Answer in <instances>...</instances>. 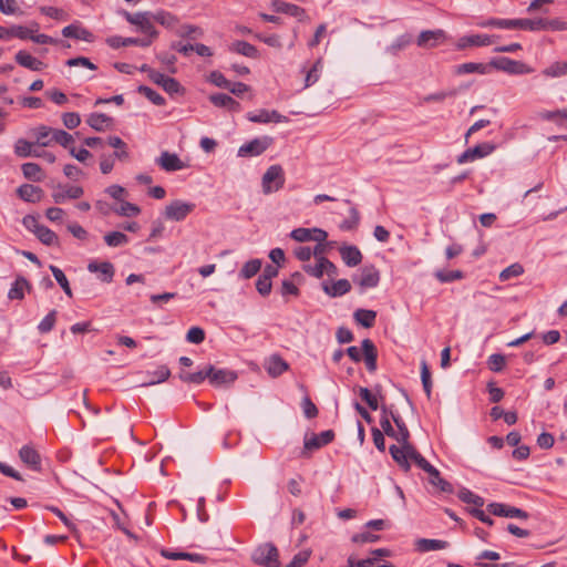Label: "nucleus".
Masks as SVG:
<instances>
[{
	"label": "nucleus",
	"mask_w": 567,
	"mask_h": 567,
	"mask_svg": "<svg viewBox=\"0 0 567 567\" xmlns=\"http://www.w3.org/2000/svg\"><path fill=\"white\" fill-rule=\"evenodd\" d=\"M392 421L398 427V432L391 437L394 439L400 446L391 445L389 452L399 466L404 472H409L411 468L410 461L415 447L410 443V431L403 419L399 414H392Z\"/></svg>",
	"instance_id": "1"
},
{
	"label": "nucleus",
	"mask_w": 567,
	"mask_h": 567,
	"mask_svg": "<svg viewBox=\"0 0 567 567\" xmlns=\"http://www.w3.org/2000/svg\"><path fill=\"white\" fill-rule=\"evenodd\" d=\"M251 560L262 567H280L278 549L271 543L257 546L251 553Z\"/></svg>",
	"instance_id": "2"
},
{
	"label": "nucleus",
	"mask_w": 567,
	"mask_h": 567,
	"mask_svg": "<svg viewBox=\"0 0 567 567\" xmlns=\"http://www.w3.org/2000/svg\"><path fill=\"white\" fill-rule=\"evenodd\" d=\"M520 30L528 31H567V21L559 18L522 19Z\"/></svg>",
	"instance_id": "3"
},
{
	"label": "nucleus",
	"mask_w": 567,
	"mask_h": 567,
	"mask_svg": "<svg viewBox=\"0 0 567 567\" xmlns=\"http://www.w3.org/2000/svg\"><path fill=\"white\" fill-rule=\"evenodd\" d=\"M285 181V173L280 165L269 166L261 178L262 193L268 195L278 192L284 187Z\"/></svg>",
	"instance_id": "4"
},
{
	"label": "nucleus",
	"mask_w": 567,
	"mask_h": 567,
	"mask_svg": "<svg viewBox=\"0 0 567 567\" xmlns=\"http://www.w3.org/2000/svg\"><path fill=\"white\" fill-rule=\"evenodd\" d=\"M196 208L195 203L184 202L182 199L172 200L168 205H166L164 209V217L167 220L172 221H182L189 214H192Z\"/></svg>",
	"instance_id": "5"
},
{
	"label": "nucleus",
	"mask_w": 567,
	"mask_h": 567,
	"mask_svg": "<svg viewBox=\"0 0 567 567\" xmlns=\"http://www.w3.org/2000/svg\"><path fill=\"white\" fill-rule=\"evenodd\" d=\"M274 143L270 136L256 137L238 148L237 155L239 157H254L261 155Z\"/></svg>",
	"instance_id": "6"
},
{
	"label": "nucleus",
	"mask_w": 567,
	"mask_h": 567,
	"mask_svg": "<svg viewBox=\"0 0 567 567\" xmlns=\"http://www.w3.org/2000/svg\"><path fill=\"white\" fill-rule=\"evenodd\" d=\"M361 290L374 288L380 282V272L373 265H367L361 268L360 274L352 278Z\"/></svg>",
	"instance_id": "7"
},
{
	"label": "nucleus",
	"mask_w": 567,
	"mask_h": 567,
	"mask_svg": "<svg viewBox=\"0 0 567 567\" xmlns=\"http://www.w3.org/2000/svg\"><path fill=\"white\" fill-rule=\"evenodd\" d=\"M126 20L131 24L137 25L143 33L150 38H156L157 32L152 23L153 14L150 12L125 13Z\"/></svg>",
	"instance_id": "8"
},
{
	"label": "nucleus",
	"mask_w": 567,
	"mask_h": 567,
	"mask_svg": "<svg viewBox=\"0 0 567 567\" xmlns=\"http://www.w3.org/2000/svg\"><path fill=\"white\" fill-rule=\"evenodd\" d=\"M489 68L504 71L508 74H524L528 72L525 63L506 56L494 58L489 61Z\"/></svg>",
	"instance_id": "9"
},
{
	"label": "nucleus",
	"mask_w": 567,
	"mask_h": 567,
	"mask_svg": "<svg viewBox=\"0 0 567 567\" xmlns=\"http://www.w3.org/2000/svg\"><path fill=\"white\" fill-rule=\"evenodd\" d=\"M20 461L31 471L41 472L42 458L40 453L31 444H25L19 450Z\"/></svg>",
	"instance_id": "10"
},
{
	"label": "nucleus",
	"mask_w": 567,
	"mask_h": 567,
	"mask_svg": "<svg viewBox=\"0 0 567 567\" xmlns=\"http://www.w3.org/2000/svg\"><path fill=\"white\" fill-rule=\"evenodd\" d=\"M290 237L299 243L306 241H326L328 234L321 228H296L290 233Z\"/></svg>",
	"instance_id": "11"
},
{
	"label": "nucleus",
	"mask_w": 567,
	"mask_h": 567,
	"mask_svg": "<svg viewBox=\"0 0 567 567\" xmlns=\"http://www.w3.org/2000/svg\"><path fill=\"white\" fill-rule=\"evenodd\" d=\"M487 511L499 517L527 519L529 516L527 512L503 503H491L487 505Z\"/></svg>",
	"instance_id": "12"
},
{
	"label": "nucleus",
	"mask_w": 567,
	"mask_h": 567,
	"mask_svg": "<svg viewBox=\"0 0 567 567\" xmlns=\"http://www.w3.org/2000/svg\"><path fill=\"white\" fill-rule=\"evenodd\" d=\"M446 40V34L443 30H425L422 31L416 40V44L423 49L436 48Z\"/></svg>",
	"instance_id": "13"
},
{
	"label": "nucleus",
	"mask_w": 567,
	"mask_h": 567,
	"mask_svg": "<svg viewBox=\"0 0 567 567\" xmlns=\"http://www.w3.org/2000/svg\"><path fill=\"white\" fill-rule=\"evenodd\" d=\"M499 39L498 35H488V34H471L464 35L457 41V49L463 50L468 47H487L492 43L496 42Z\"/></svg>",
	"instance_id": "14"
},
{
	"label": "nucleus",
	"mask_w": 567,
	"mask_h": 567,
	"mask_svg": "<svg viewBox=\"0 0 567 567\" xmlns=\"http://www.w3.org/2000/svg\"><path fill=\"white\" fill-rule=\"evenodd\" d=\"M84 190L81 186L56 185L52 193L54 203L62 204L66 199H78L83 195Z\"/></svg>",
	"instance_id": "15"
},
{
	"label": "nucleus",
	"mask_w": 567,
	"mask_h": 567,
	"mask_svg": "<svg viewBox=\"0 0 567 567\" xmlns=\"http://www.w3.org/2000/svg\"><path fill=\"white\" fill-rule=\"evenodd\" d=\"M494 145L489 143H483L474 147L467 148L457 157V163L465 164L467 162H473L477 158H483L489 155L494 151Z\"/></svg>",
	"instance_id": "16"
},
{
	"label": "nucleus",
	"mask_w": 567,
	"mask_h": 567,
	"mask_svg": "<svg viewBox=\"0 0 567 567\" xmlns=\"http://www.w3.org/2000/svg\"><path fill=\"white\" fill-rule=\"evenodd\" d=\"M208 380L214 386H220L223 384L233 383L237 379V374L234 371L227 369H216L214 365L208 364Z\"/></svg>",
	"instance_id": "17"
},
{
	"label": "nucleus",
	"mask_w": 567,
	"mask_h": 567,
	"mask_svg": "<svg viewBox=\"0 0 567 567\" xmlns=\"http://www.w3.org/2000/svg\"><path fill=\"white\" fill-rule=\"evenodd\" d=\"M334 439V432L332 430H327L321 432L320 434H312L310 437L305 439L303 449L306 451H315L320 447L331 443Z\"/></svg>",
	"instance_id": "18"
},
{
	"label": "nucleus",
	"mask_w": 567,
	"mask_h": 567,
	"mask_svg": "<svg viewBox=\"0 0 567 567\" xmlns=\"http://www.w3.org/2000/svg\"><path fill=\"white\" fill-rule=\"evenodd\" d=\"M62 35L64 38H72L76 40H82L85 42H93L94 41V34L87 30L86 28L82 27L80 22L71 23L62 29Z\"/></svg>",
	"instance_id": "19"
},
{
	"label": "nucleus",
	"mask_w": 567,
	"mask_h": 567,
	"mask_svg": "<svg viewBox=\"0 0 567 567\" xmlns=\"http://www.w3.org/2000/svg\"><path fill=\"white\" fill-rule=\"evenodd\" d=\"M247 118L252 123H262V124L270 123V122L282 123V122L288 121V118L285 115H281L277 111H275V110L268 111L265 109L259 110L257 113H251V112L248 113Z\"/></svg>",
	"instance_id": "20"
},
{
	"label": "nucleus",
	"mask_w": 567,
	"mask_h": 567,
	"mask_svg": "<svg viewBox=\"0 0 567 567\" xmlns=\"http://www.w3.org/2000/svg\"><path fill=\"white\" fill-rule=\"evenodd\" d=\"M151 80L155 84L162 86L169 94L178 93L182 90V86L177 80L157 71L151 72Z\"/></svg>",
	"instance_id": "21"
},
{
	"label": "nucleus",
	"mask_w": 567,
	"mask_h": 567,
	"mask_svg": "<svg viewBox=\"0 0 567 567\" xmlns=\"http://www.w3.org/2000/svg\"><path fill=\"white\" fill-rule=\"evenodd\" d=\"M156 163L166 172H176L186 167L177 154L169 152H162Z\"/></svg>",
	"instance_id": "22"
},
{
	"label": "nucleus",
	"mask_w": 567,
	"mask_h": 567,
	"mask_svg": "<svg viewBox=\"0 0 567 567\" xmlns=\"http://www.w3.org/2000/svg\"><path fill=\"white\" fill-rule=\"evenodd\" d=\"M272 8L278 13H285L302 21L307 14L306 10L297 4L285 2L282 0H274Z\"/></svg>",
	"instance_id": "23"
},
{
	"label": "nucleus",
	"mask_w": 567,
	"mask_h": 567,
	"mask_svg": "<svg viewBox=\"0 0 567 567\" xmlns=\"http://www.w3.org/2000/svg\"><path fill=\"white\" fill-rule=\"evenodd\" d=\"M340 256L348 267H355L362 261V254L354 245H342L339 248Z\"/></svg>",
	"instance_id": "24"
},
{
	"label": "nucleus",
	"mask_w": 567,
	"mask_h": 567,
	"mask_svg": "<svg viewBox=\"0 0 567 567\" xmlns=\"http://www.w3.org/2000/svg\"><path fill=\"white\" fill-rule=\"evenodd\" d=\"M87 270L90 272H97L100 274V279L103 282H111L114 277V266L110 261H103V262H90L87 265Z\"/></svg>",
	"instance_id": "25"
},
{
	"label": "nucleus",
	"mask_w": 567,
	"mask_h": 567,
	"mask_svg": "<svg viewBox=\"0 0 567 567\" xmlns=\"http://www.w3.org/2000/svg\"><path fill=\"white\" fill-rule=\"evenodd\" d=\"M362 352L364 357L365 367L370 372L377 370L378 351L374 343L370 339L362 340Z\"/></svg>",
	"instance_id": "26"
},
{
	"label": "nucleus",
	"mask_w": 567,
	"mask_h": 567,
	"mask_svg": "<svg viewBox=\"0 0 567 567\" xmlns=\"http://www.w3.org/2000/svg\"><path fill=\"white\" fill-rule=\"evenodd\" d=\"M161 554H162L163 557H165L167 559H173V560L185 559V560H189V561H193V563H199V564H204L207 560V558L204 555L195 554V553L175 551V550H171V549H163L161 551Z\"/></svg>",
	"instance_id": "27"
},
{
	"label": "nucleus",
	"mask_w": 567,
	"mask_h": 567,
	"mask_svg": "<svg viewBox=\"0 0 567 567\" xmlns=\"http://www.w3.org/2000/svg\"><path fill=\"white\" fill-rule=\"evenodd\" d=\"M19 197L28 203H38L43 196V190L31 184H23L17 190Z\"/></svg>",
	"instance_id": "28"
},
{
	"label": "nucleus",
	"mask_w": 567,
	"mask_h": 567,
	"mask_svg": "<svg viewBox=\"0 0 567 567\" xmlns=\"http://www.w3.org/2000/svg\"><path fill=\"white\" fill-rule=\"evenodd\" d=\"M14 59L19 65L32 71H41L44 66V63L42 61L38 60L37 58L32 56L30 53L23 50L17 52Z\"/></svg>",
	"instance_id": "29"
},
{
	"label": "nucleus",
	"mask_w": 567,
	"mask_h": 567,
	"mask_svg": "<svg viewBox=\"0 0 567 567\" xmlns=\"http://www.w3.org/2000/svg\"><path fill=\"white\" fill-rule=\"evenodd\" d=\"M209 101L217 107H226L233 112L241 110L240 104L236 100L224 93L212 94Z\"/></svg>",
	"instance_id": "30"
},
{
	"label": "nucleus",
	"mask_w": 567,
	"mask_h": 567,
	"mask_svg": "<svg viewBox=\"0 0 567 567\" xmlns=\"http://www.w3.org/2000/svg\"><path fill=\"white\" fill-rule=\"evenodd\" d=\"M86 123L93 130L102 132L112 125L113 118L104 113H91L86 118Z\"/></svg>",
	"instance_id": "31"
},
{
	"label": "nucleus",
	"mask_w": 567,
	"mask_h": 567,
	"mask_svg": "<svg viewBox=\"0 0 567 567\" xmlns=\"http://www.w3.org/2000/svg\"><path fill=\"white\" fill-rule=\"evenodd\" d=\"M266 370L269 375L276 378L288 370V363L281 357L274 354L268 359Z\"/></svg>",
	"instance_id": "32"
},
{
	"label": "nucleus",
	"mask_w": 567,
	"mask_h": 567,
	"mask_svg": "<svg viewBox=\"0 0 567 567\" xmlns=\"http://www.w3.org/2000/svg\"><path fill=\"white\" fill-rule=\"evenodd\" d=\"M323 290L331 297H340L348 293L351 290V284L348 279H339L331 286L324 285Z\"/></svg>",
	"instance_id": "33"
},
{
	"label": "nucleus",
	"mask_w": 567,
	"mask_h": 567,
	"mask_svg": "<svg viewBox=\"0 0 567 567\" xmlns=\"http://www.w3.org/2000/svg\"><path fill=\"white\" fill-rule=\"evenodd\" d=\"M53 133V128L47 125H40L32 131V134L35 137L34 144L41 147H47L51 145V136Z\"/></svg>",
	"instance_id": "34"
},
{
	"label": "nucleus",
	"mask_w": 567,
	"mask_h": 567,
	"mask_svg": "<svg viewBox=\"0 0 567 567\" xmlns=\"http://www.w3.org/2000/svg\"><path fill=\"white\" fill-rule=\"evenodd\" d=\"M429 482L433 486L437 487L441 492L444 493H453V486L451 483L445 481L437 468L433 467L431 472H429Z\"/></svg>",
	"instance_id": "35"
},
{
	"label": "nucleus",
	"mask_w": 567,
	"mask_h": 567,
	"mask_svg": "<svg viewBox=\"0 0 567 567\" xmlns=\"http://www.w3.org/2000/svg\"><path fill=\"white\" fill-rule=\"evenodd\" d=\"M148 375L150 379L144 381L141 384L142 386H150L166 381L171 375V371L166 365H161L154 372H148Z\"/></svg>",
	"instance_id": "36"
},
{
	"label": "nucleus",
	"mask_w": 567,
	"mask_h": 567,
	"mask_svg": "<svg viewBox=\"0 0 567 567\" xmlns=\"http://www.w3.org/2000/svg\"><path fill=\"white\" fill-rule=\"evenodd\" d=\"M489 69V63H475V62H467L463 63L456 66L455 73L456 74H470V73H480V74H486Z\"/></svg>",
	"instance_id": "37"
},
{
	"label": "nucleus",
	"mask_w": 567,
	"mask_h": 567,
	"mask_svg": "<svg viewBox=\"0 0 567 567\" xmlns=\"http://www.w3.org/2000/svg\"><path fill=\"white\" fill-rule=\"evenodd\" d=\"M30 285L28 280L23 277H18L14 282L12 284L9 292L8 298L11 300H21L24 297V290L29 288Z\"/></svg>",
	"instance_id": "38"
},
{
	"label": "nucleus",
	"mask_w": 567,
	"mask_h": 567,
	"mask_svg": "<svg viewBox=\"0 0 567 567\" xmlns=\"http://www.w3.org/2000/svg\"><path fill=\"white\" fill-rule=\"evenodd\" d=\"M208 377H209L208 365H206L204 369H202L197 372H194V373L186 372V371H182L179 373V379L182 381H184L186 383H193V384H200L206 379H208Z\"/></svg>",
	"instance_id": "39"
},
{
	"label": "nucleus",
	"mask_w": 567,
	"mask_h": 567,
	"mask_svg": "<svg viewBox=\"0 0 567 567\" xmlns=\"http://www.w3.org/2000/svg\"><path fill=\"white\" fill-rule=\"evenodd\" d=\"M355 321L364 328H371L377 318V312L368 309H358L353 315Z\"/></svg>",
	"instance_id": "40"
},
{
	"label": "nucleus",
	"mask_w": 567,
	"mask_h": 567,
	"mask_svg": "<svg viewBox=\"0 0 567 567\" xmlns=\"http://www.w3.org/2000/svg\"><path fill=\"white\" fill-rule=\"evenodd\" d=\"M392 414H396V413L393 412L392 410H390L385 405L381 406L380 425H381V429L383 430V432L385 433V435H388V436H393L394 433L398 432V429L396 430H392V424H391V421H390V420H392Z\"/></svg>",
	"instance_id": "41"
},
{
	"label": "nucleus",
	"mask_w": 567,
	"mask_h": 567,
	"mask_svg": "<svg viewBox=\"0 0 567 567\" xmlns=\"http://www.w3.org/2000/svg\"><path fill=\"white\" fill-rule=\"evenodd\" d=\"M34 235L45 246H56L59 244L56 234L44 225Z\"/></svg>",
	"instance_id": "42"
},
{
	"label": "nucleus",
	"mask_w": 567,
	"mask_h": 567,
	"mask_svg": "<svg viewBox=\"0 0 567 567\" xmlns=\"http://www.w3.org/2000/svg\"><path fill=\"white\" fill-rule=\"evenodd\" d=\"M230 50L247 58H257L258 55V50L256 49V47H254L249 42L241 40L235 41L231 44Z\"/></svg>",
	"instance_id": "43"
},
{
	"label": "nucleus",
	"mask_w": 567,
	"mask_h": 567,
	"mask_svg": "<svg viewBox=\"0 0 567 567\" xmlns=\"http://www.w3.org/2000/svg\"><path fill=\"white\" fill-rule=\"evenodd\" d=\"M107 144L111 147H114L116 151L114 152L113 156L120 161H125L128 158V153L126 151V144L123 142L122 138L118 136H110L107 138Z\"/></svg>",
	"instance_id": "44"
},
{
	"label": "nucleus",
	"mask_w": 567,
	"mask_h": 567,
	"mask_svg": "<svg viewBox=\"0 0 567 567\" xmlns=\"http://www.w3.org/2000/svg\"><path fill=\"white\" fill-rule=\"evenodd\" d=\"M420 551L440 550L447 547V542L440 539L421 538L416 542Z\"/></svg>",
	"instance_id": "45"
},
{
	"label": "nucleus",
	"mask_w": 567,
	"mask_h": 567,
	"mask_svg": "<svg viewBox=\"0 0 567 567\" xmlns=\"http://www.w3.org/2000/svg\"><path fill=\"white\" fill-rule=\"evenodd\" d=\"M50 141H51V144L54 142V143L63 146L64 148L70 150V147L74 143V137L70 133H68L63 130L53 128V133H52Z\"/></svg>",
	"instance_id": "46"
},
{
	"label": "nucleus",
	"mask_w": 567,
	"mask_h": 567,
	"mask_svg": "<svg viewBox=\"0 0 567 567\" xmlns=\"http://www.w3.org/2000/svg\"><path fill=\"white\" fill-rule=\"evenodd\" d=\"M153 19L158 22L159 24L168 28L174 29L178 24V19L176 16H174L171 12L167 11H158L155 14H153Z\"/></svg>",
	"instance_id": "47"
},
{
	"label": "nucleus",
	"mask_w": 567,
	"mask_h": 567,
	"mask_svg": "<svg viewBox=\"0 0 567 567\" xmlns=\"http://www.w3.org/2000/svg\"><path fill=\"white\" fill-rule=\"evenodd\" d=\"M458 498L466 504H473L476 508L484 505V498L474 494L468 488H461L457 494Z\"/></svg>",
	"instance_id": "48"
},
{
	"label": "nucleus",
	"mask_w": 567,
	"mask_h": 567,
	"mask_svg": "<svg viewBox=\"0 0 567 567\" xmlns=\"http://www.w3.org/2000/svg\"><path fill=\"white\" fill-rule=\"evenodd\" d=\"M23 176L33 182L42 181L41 167L37 163H24L21 167Z\"/></svg>",
	"instance_id": "49"
},
{
	"label": "nucleus",
	"mask_w": 567,
	"mask_h": 567,
	"mask_svg": "<svg viewBox=\"0 0 567 567\" xmlns=\"http://www.w3.org/2000/svg\"><path fill=\"white\" fill-rule=\"evenodd\" d=\"M412 43V35L404 33L399 35L391 45L388 47V52L395 55L399 51L408 48Z\"/></svg>",
	"instance_id": "50"
},
{
	"label": "nucleus",
	"mask_w": 567,
	"mask_h": 567,
	"mask_svg": "<svg viewBox=\"0 0 567 567\" xmlns=\"http://www.w3.org/2000/svg\"><path fill=\"white\" fill-rule=\"evenodd\" d=\"M261 268L260 259H251L247 261L239 271V277L243 279H249L257 275Z\"/></svg>",
	"instance_id": "51"
},
{
	"label": "nucleus",
	"mask_w": 567,
	"mask_h": 567,
	"mask_svg": "<svg viewBox=\"0 0 567 567\" xmlns=\"http://www.w3.org/2000/svg\"><path fill=\"white\" fill-rule=\"evenodd\" d=\"M50 270L56 280V282L60 285V287L63 289L66 296L72 297V290L69 284V280L64 272L56 266L51 265Z\"/></svg>",
	"instance_id": "52"
},
{
	"label": "nucleus",
	"mask_w": 567,
	"mask_h": 567,
	"mask_svg": "<svg viewBox=\"0 0 567 567\" xmlns=\"http://www.w3.org/2000/svg\"><path fill=\"white\" fill-rule=\"evenodd\" d=\"M104 241L109 247H121L128 243V237L121 231H111L104 236Z\"/></svg>",
	"instance_id": "53"
},
{
	"label": "nucleus",
	"mask_w": 567,
	"mask_h": 567,
	"mask_svg": "<svg viewBox=\"0 0 567 567\" xmlns=\"http://www.w3.org/2000/svg\"><path fill=\"white\" fill-rule=\"evenodd\" d=\"M322 70V60L318 59L312 68L307 72L306 79H305V86L309 87L313 85L316 82H318L320 74Z\"/></svg>",
	"instance_id": "54"
},
{
	"label": "nucleus",
	"mask_w": 567,
	"mask_h": 567,
	"mask_svg": "<svg viewBox=\"0 0 567 567\" xmlns=\"http://www.w3.org/2000/svg\"><path fill=\"white\" fill-rule=\"evenodd\" d=\"M137 91L155 105L162 106L165 104V99L159 93H157L148 86L141 85L138 86Z\"/></svg>",
	"instance_id": "55"
},
{
	"label": "nucleus",
	"mask_w": 567,
	"mask_h": 567,
	"mask_svg": "<svg viewBox=\"0 0 567 567\" xmlns=\"http://www.w3.org/2000/svg\"><path fill=\"white\" fill-rule=\"evenodd\" d=\"M34 143L19 138L14 144V153L19 157H29L32 155Z\"/></svg>",
	"instance_id": "56"
},
{
	"label": "nucleus",
	"mask_w": 567,
	"mask_h": 567,
	"mask_svg": "<svg viewBox=\"0 0 567 567\" xmlns=\"http://www.w3.org/2000/svg\"><path fill=\"white\" fill-rule=\"evenodd\" d=\"M360 221V215L354 206L350 207V216L340 224L342 230H353L358 227Z\"/></svg>",
	"instance_id": "57"
},
{
	"label": "nucleus",
	"mask_w": 567,
	"mask_h": 567,
	"mask_svg": "<svg viewBox=\"0 0 567 567\" xmlns=\"http://www.w3.org/2000/svg\"><path fill=\"white\" fill-rule=\"evenodd\" d=\"M421 380L423 389L426 393L427 399L431 398V391H432V380H431V372L429 369V365L425 360L421 362Z\"/></svg>",
	"instance_id": "58"
},
{
	"label": "nucleus",
	"mask_w": 567,
	"mask_h": 567,
	"mask_svg": "<svg viewBox=\"0 0 567 567\" xmlns=\"http://www.w3.org/2000/svg\"><path fill=\"white\" fill-rule=\"evenodd\" d=\"M114 212L120 216L132 217L137 216L141 213V208L132 203L122 202L118 208H115Z\"/></svg>",
	"instance_id": "59"
},
{
	"label": "nucleus",
	"mask_w": 567,
	"mask_h": 567,
	"mask_svg": "<svg viewBox=\"0 0 567 567\" xmlns=\"http://www.w3.org/2000/svg\"><path fill=\"white\" fill-rule=\"evenodd\" d=\"M523 272H524L523 266L518 262H515V264L508 266L507 268H505L499 274V279H501V281H506L512 278L520 276Z\"/></svg>",
	"instance_id": "60"
},
{
	"label": "nucleus",
	"mask_w": 567,
	"mask_h": 567,
	"mask_svg": "<svg viewBox=\"0 0 567 567\" xmlns=\"http://www.w3.org/2000/svg\"><path fill=\"white\" fill-rule=\"evenodd\" d=\"M544 74L551 78H558L567 74V61L553 63L550 66L545 69Z\"/></svg>",
	"instance_id": "61"
},
{
	"label": "nucleus",
	"mask_w": 567,
	"mask_h": 567,
	"mask_svg": "<svg viewBox=\"0 0 567 567\" xmlns=\"http://www.w3.org/2000/svg\"><path fill=\"white\" fill-rule=\"evenodd\" d=\"M56 319V311L51 310L39 323L38 329L41 333H48L50 332L54 324Z\"/></svg>",
	"instance_id": "62"
},
{
	"label": "nucleus",
	"mask_w": 567,
	"mask_h": 567,
	"mask_svg": "<svg viewBox=\"0 0 567 567\" xmlns=\"http://www.w3.org/2000/svg\"><path fill=\"white\" fill-rule=\"evenodd\" d=\"M435 277L441 282H452V281L462 279L463 272L461 270H452V271L437 270L435 272Z\"/></svg>",
	"instance_id": "63"
},
{
	"label": "nucleus",
	"mask_w": 567,
	"mask_h": 567,
	"mask_svg": "<svg viewBox=\"0 0 567 567\" xmlns=\"http://www.w3.org/2000/svg\"><path fill=\"white\" fill-rule=\"evenodd\" d=\"M359 395L371 410H377L379 408L377 395L373 394L368 388H360Z\"/></svg>",
	"instance_id": "64"
}]
</instances>
